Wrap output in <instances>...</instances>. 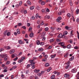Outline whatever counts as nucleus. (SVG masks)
<instances>
[{
  "label": "nucleus",
  "mask_w": 79,
  "mask_h": 79,
  "mask_svg": "<svg viewBox=\"0 0 79 79\" xmlns=\"http://www.w3.org/2000/svg\"><path fill=\"white\" fill-rule=\"evenodd\" d=\"M34 60H29V62L30 63H31V66H32V64H35V62H34Z\"/></svg>",
  "instance_id": "f257e3e1"
},
{
  "label": "nucleus",
  "mask_w": 79,
  "mask_h": 79,
  "mask_svg": "<svg viewBox=\"0 0 79 79\" xmlns=\"http://www.w3.org/2000/svg\"><path fill=\"white\" fill-rule=\"evenodd\" d=\"M61 17H59L57 18V19H56V21H57L58 23H61Z\"/></svg>",
  "instance_id": "f03ea898"
},
{
  "label": "nucleus",
  "mask_w": 79,
  "mask_h": 79,
  "mask_svg": "<svg viewBox=\"0 0 79 79\" xmlns=\"http://www.w3.org/2000/svg\"><path fill=\"white\" fill-rule=\"evenodd\" d=\"M68 34V31H65L64 32L63 34V38H65V35Z\"/></svg>",
  "instance_id": "7ed1b4c3"
},
{
  "label": "nucleus",
  "mask_w": 79,
  "mask_h": 79,
  "mask_svg": "<svg viewBox=\"0 0 79 79\" xmlns=\"http://www.w3.org/2000/svg\"><path fill=\"white\" fill-rule=\"evenodd\" d=\"M57 37L58 38H61V37L63 38V35L62 33H60L58 35Z\"/></svg>",
  "instance_id": "20e7f679"
},
{
  "label": "nucleus",
  "mask_w": 79,
  "mask_h": 79,
  "mask_svg": "<svg viewBox=\"0 0 79 79\" xmlns=\"http://www.w3.org/2000/svg\"><path fill=\"white\" fill-rule=\"evenodd\" d=\"M8 55L6 54H3L1 55V58H5L6 56H7Z\"/></svg>",
  "instance_id": "39448f33"
},
{
  "label": "nucleus",
  "mask_w": 79,
  "mask_h": 79,
  "mask_svg": "<svg viewBox=\"0 0 79 79\" xmlns=\"http://www.w3.org/2000/svg\"><path fill=\"white\" fill-rule=\"evenodd\" d=\"M15 52V50L14 49H11L10 50L9 52V53L10 54H12Z\"/></svg>",
  "instance_id": "423d86ee"
},
{
  "label": "nucleus",
  "mask_w": 79,
  "mask_h": 79,
  "mask_svg": "<svg viewBox=\"0 0 79 79\" xmlns=\"http://www.w3.org/2000/svg\"><path fill=\"white\" fill-rule=\"evenodd\" d=\"M72 73H76L77 72V69L74 68L72 69Z\"/></svg>",
  "instance_id": "0eeeda50"
},
{
  "label": "nucleus",
  "mask_w": 79,
  "mask_h": 79,
  "mask_svg": "<svg viewBox=\"0 0 79 79\" xmlns=\"http://www.w3.org/2000/svg\"><path fill=\"white\" fill-rule=\"evenodd\" d=\"M4 48H6V50H10L11 47L9 46H7L4 47Z\"/></svg>",
  "instance_id": "6e6552de"
},
{
  "label": "nucleus",
  "mask_w": 79,
  "mask_h": 79,
  "mask_svg": "<svg viewBox=\"0 0 79 79\" xmlns=\"http://www.w3.org/2000/svg\"><path fill=\"white\" fill-rule=\"evenodd\" d=\"M19 44H21L23 45V44H24V42L22 41V40H19Z\"/></svg>",
  "instance_id": "1a4fd4ad"
},
{
  "label": "nucleus",
  "mask_w": 79,
  "mask_h": 79,
  "mask_svg": "<svg viewBox=\"0 0 79 79\" xmlns=\"http://www.w3.org/2000/svg\"><path fill=\"white\" fill-rule=\"evenodd\" d=\"M59 45H60L62 47H63L64 45V43L60 42L59 43Z\"/></svg>",
  "instance_id": "9d476101"
},
{
  "label": "nucleus",
  "mask_w": 79,
  "mask_h": 79,
  "mask_svg": "<svg viewBox=\"0 0 79 79\" xmlns=\"http://www.w3.org/2000/svg\"><path fill=\"white\" fill-rule=\"evenodd\" d=\"M64 77H69V75L67 74V73H66L64 75Z\"/></svg>",
  "instance_id": "9b49d317"
},
{
  "label": "nucleus",
  "mask_w": 79,
  "mask_h": 79,
  "mask_svg": "<svg viewBox=\"0 0 79 79\" xmlns=\"http://www.w3.org/2000/svg\"><path fill=\"white\" fill-rule=\"evenodd\" d=\"M40 71V70L39 69H35L34 70V72L35 73H39Z\"/></svg>",
  "instance_id": "f8f14e48"
},
{
  "label": "nucleus",
  "mask_w": 79,
  "mask_h": 79,
  "mask_svg": "<svg viewBox=\"0 0 79 79\" xmlns=\"http://www.w3.org/2000/svg\"><path fill=\"white\" fill-rule=\"evenodd\" d=\"M55 75H53L51 77V79H56V78H55Z\"/></svg>",
  "instance_id": "ddd939ff"
},
{
  "label": "nucleus",
  "mask_w": 79,
  "mask_h": 79,
  "mask_svg": "<svg viewBox=\"0 0 79 79\" xmlns=\"http://www.w3.org/2000/svg\"><path fill=\"white\" fill-rule=\"evenodd\" d=\"M45 66L46 67H48V66H50V64L48 63H47L45 64Z\"/></svg>",
  "instance_id": "4468645a"
},
{
  "label": "nucleus",
  "mask_w": 79,
  "mask_h": 79,
  "mask_svg": "<svg viewBox=\"0 0 79 79\" xmlns=\"http://www.w3.org/2000/svg\"><path fill=\"white\" fill-rule=\"evenodd\" d=\"M69 55L68 52H67L65 53V55H64V57H65V58H66L67 56H68V55Z\"/></svg>",
  "instance_id": "2eb2a0df"
},
{
  "label": "nucleus",
  "mask_w": 79,
  "mask_h": 79,
  "mask_svg": "<svg viewBox=\"0 0 79 79\" xmlns=\"http://www.w3.org/2000/svg\"><path fill=\"white\" fill-rule=\"evenodd\" d=\"M42 31V28H40V29L38 30V34H39L40 33V32Z\"/></svg>",
  "instance_id": "dca6fc26"
},
{
  "label": "nucleus",
  "mask_w": 79,
  "mask_h": 79,
  "mask_svg": "<svg viewBox=\"0 0 79 79\" xmlns=\"http://www.w3.org/2000/svg\"><path fill=\"white\" fill-rule=\"evenodd\" d=\"M73 32H74V31L73 30H72L71 31L70 34V35L71 37H72V36L73 35Z\"/></svg>",
  "instance_id": "f3484780"
},
{
  "label": "nucleus",
  "mask_w": 79,
  "mask_h": 79,
  "mask_svg": "<svg viewBox=\"0 0 79 79\" xmlns=\"http://www.w3.org/2000/svg\"><path fill=\"white\" fill-rule=\"evenodd\" d=\"M27 4L28 5H31V2H30V1H29V0H28L27 1Z\"/></svg>",
  "instance_id": "a211bd4d"
},
{
  "label": "nucleus",
  "mask_w": 79,
  "mask_h": 79,
  "mask_svg": "<svg viewBox=\"0 0 79 79\" xmlns=\"http://www.w3.org/2000/svg\"><path fill=\"white\" fill-rule=\"evenodd\" d=\"M43 49L42 48H40L38 50V52H42V51H43Z\"/></svg>",
  "instance_id": "6ab92c4d"
},
{
  "label": "nucleus",
  "mask_w": 79,
  "mask_h": 79,
  "mask_svg": "<svg viewBox=\"0 0 79 79\" xmlns=\"http://www.w3.org/2000/svg\"><path fill=\"white\" fill-rule=\"evenodd\" d=\"M67 48H71V45L69 44L67 46Z\"/></svg>",
  "instance_id": "aec40b11"
},
{
  "label": "nucleus",
  "mask_w": 79,
  "mask_h": 79,
  "mask_svg": "<svg viewBox=\"0 0 79 79\" xmlns=\"http://www.w3.org/2000/svg\"><path fill=\"white\" fill-rule=\"evenodd\" d=\"M54 40H55V39H54V38L51 39L50 40V43H52V42H53Z\"/></svg>",
  "instance_id": "412c9836"
},
{
  "label": "nucleus",
  "mask_w": 79,
  "mask_h": 79,
  "mask_svg": "<svg viewBox=\"0 0 79 79\" xmlns=\"http://www.w3.org/2000/svg\"><path fill=\"white\" fill-rule=\"evenodd\" d=\"M74 56H72L69 59L70 61H72L74 60Z\"/></svg>",
  "instance_id": "4be33fe9"
},
{
  "label": "nucleus",
  "mask_w": 79,
  "mask_h": 79,
  "mask_svg": "<svg viewBox=\"0 0 79 79\" xmlns=\"http://www.w3.org/2000/svg\"><path fill=\"white\" fill-rule=\"evenodd\" d=\"M67 16L68 18H69L71 17V14L68 13L67 15Z\"/></svg>",
  "instance_id": "5701e85b"
},
{
  "label": "nucleus",
  "mask_w": 79,
  "mask_h": 79,
  "mask_svg": "<svg viewBox=\"0 0 79 79\" xmlns=\"http://www.w3.org/2000/svg\"><path fill=\"white\" fill-rule=\"evenodd\" d=\"M56 54H54V55H51V58H55V56H56Z\"/></svg>",
  "instance_id": "b1692460"
},
{
  "label": "nucleus",
  "mask_w": 79,
  "mask_h": 79,
  "mask_svg": "<svg viewBox=\"0 0 79 79\" xmlns=\"http://www.w3.org/2000/svg\"><path fill=\"white\" fill-rule=\"evenodd\" d=\"M36 43L37 45H39V44H40V41L39 40H37L36 41Z\"/></svg>",
  "instance_id": "393cba45"
},
{
  "label": "nucleus",
  "mask_w": 79,
  "mask_h": 79,
  "mask_svg": "<svg viewBox=\"0 0 79 79\" xmlns=\"http://www.w3.org/2000/svg\"><path fill=\"white\" fill-rule=\"evenodd\" d=\"M79 10L78 9H77L76 11V13L77 15L79 13Z\"/></svg>",
  "instance_id": "a878e982"
},
{
  "label": "nucleus",
  "mask_w": 79,
  "mask_h": 79,
  "mask_svg": "<svg viewBox=\"0 0 79 79\" xmlns=\"http://www.w3.org/2000/svg\"><path fill=\"white\" fill-rule=\"evenodd\" d=\"M33 35H34V34H33V33H31L30 34V37H33Z\"/></svg>",
  "instance_id": "bb28decb"
},
{
  "label": "nucleus",
  "mask_w": 79,
  "mask_h": 79,
  "mask_svg": "<svg viewBox=\"0 0 79 79\" xmlns=\"http://www.w3.org/2000/svg\"><path fill=\"white\" fill-rule=\"evenodd\" d=\"M34 6H32L30 7V9L31 10H34Z\"/></svg>",
  "instance_id": "cd10ccee"
},
{
  "label": "nucleus",
  "mask_w": 79,
  "mask_h": 79,
  "mask_svg": "<svg viewBox=\"0 0 79 79\" xmlns=\"http://www.w3.org/2000/svg\"><path fill=\"white\" fill-rule=\"evenodd\" d=\"M48 29H49L48 28V27H46L45 28V31L47 32V31H48Z\"/></svg>",
  "instance_id": "c85d7f7f"
},
{
  "label": "nucleus",
  "mask_w": 79,
  "mask_h": 79,
  "mask_svg": "<svg viewBox=\"0 0 79 79\" xmlns=\"http://www.w3.org/2000/svg\"><path fill=\"white\" fill-rule=\"evenodd\" d=\"M17 32L18 34H20V31H19V29H18L17 30Z\"/></svg>",
  "instance_id": "c756f323"
},
{
  "label": "nucleus",
  "mask_w": 79,
  "mask_h": 79,
  "mask_svg": "<svg viewBox=\"0 0 79 79\" xmlns=\"http://www.w3.org/2000/svg\"><path fill=\"white\" fill-rule=\"evenodd\" d=\"M45 4V2L43 1L41 3V5H44Z\"/></svg>",
  "instance_id": "7c9ffc66"
},
{
  "label": "nucleus",
  "mask_w": 79,
  "mask_h": 79,
  "mask_svg": "<svg viewBox=\"0 0 79 79\" xmlns=\"http://www.w3.org/2000/svg\"><path fill=\"white\" fill-rule=\"evenodd\" d=\"M56 41H57V42H61V39L57 38L56 39Z\"/></svg>",
  "instance_id": "2f4dec72"
},
{
  "label": "nucleus",
  "mask_w": 79,
  "mask_h": 79,
  "mask_svg": "<svg viewBox=\"0 0 79 79\" xmlns=\"http://www.w3.org/2000/svg\"><path fill=\"white\" fill-rule=\"evenodd\" d=\"M36 8L37 10H40V7H39V6H36Z\"/></svg>",
  "instance_id": "473e14b6"
},
{
  "label": "nucleus",
  "mask_w": 79,
  "mask_h": 79,
  "mask_svg": "<svg viewBox=\"0 0 79 79\" xmlns=\"http://www.w3.org/2000/svg\"><path fill=\"white\" fill-rule=\"evenodd\" d=\"M13 69H16L17 68V66L15 65L14 66H13L12 67Z\"/></svg>",
  "instance_id": "72a5a7b5"
},
{
  "label": "nucleus",
  "mask_w": 79,
  "mask_h": 79,
  "mask_svg": "<svg viewBox=\"0 0 79 79\" xmlns=\"http://www.w3.org/2000/svg\"><path fill=\"white\" fill-rule=\"evenodd\" d=\"M18 26H22V23H19L18 24Z\"/></svg>",
  "instance_id": "f704fd0d"
},
{
  "label": "nucleus",
  "mask_w": 79,
  "mask_h": 79,
  "mask_svg": "<svg viewBox=\"0 0 79 79\" xmlns=\"http://www.w3.org/2000/svg\"><path fill=\"white\" fill-rule=\"evenodd\" d=\"M4 77V75L2 74L0 75V79H1V77Z\"/></svg>",
  "instance_id": "c9c22d12"
},
{
  "label": "nucleus",
  "mask_w": 79,
  "mask_h": 79,
  "mask_svg": "<svg viewBox=\"0 0 79 79\" xmlns=\"http://www.w3.org/2000/svg\"><path fill=\"white\" fill-rule=\"evenodd\" d=\"M7 59H8V57H7V56H6L4 57V60L6 61V60H7Z\"/></svg>",
  "instance_id": "e433bc0d"
},
{
  "label": "nucleus",
  "mask_w": 79,
  "mask_h": 79,
  "mask_svg": "<svg viewBox=\"0 0 79 79\" xmlns=\"http://www.w3.org/2000/svg\"><path fill=\"white\" fill-rule=\"evenodd\" d=\"M65 29H66V30H69V27L67 26H66L65 27Z\"/></svg>",
  "instance_id": "4c0bfd02"
},
{
  "label": "nucleus",
  "mask_w": 79,
  "mask_h": 79,
  "mask_svg": "<svg viewBox=\"0 0 79 79\" xmlns=\"http://www.w3.org/2000/svg\"><path fill=\"white\" fill-rule=\"evenodd\" d=\"M52 48V46L49 45L48 47V49H51Z\"/></svg>",
  "instance_id": "58836bf2"
},
{
  "label": "nucleus",
  "mask_w": 79,
  "mask_h": 79,
  "mask_svg": "<svg viewBox=\"0 0 79 79\" xmlns=\"http://www.w3.org/2000/svg\"><path fill=\"white\" fill-rule=\"evenodd\" d=\"M69 64L67 65V66L65 67V69H68V68H69Z\"/></svg>",
  "instance_id": "ea45409f"
},
{
  "label": "nucleus",
  "mask_w": 79,
  "mask_h": 79,
  "mask_svg": "<svg viewBox=\"0 0 79 79\" xmlns=\"http://www.w3.org/2000/svg\"><path fill=\"white\" fill-rule=\"evenodd\" d=\"M35 19V17L34 16H32L31 18V19L34 20Z\"/></svg>",
  "instance_id": "a19ab883"
},
{
  "label": "nucleus",
  "mask_w": 79,
  "mask_h": 79,
  "mask_svg": "<svg viewBox=\"0 0 79 79\" xmlns=\"http://www.w3.org/2000/svg\"><path fill=\"white\" fill-rule=\"evenodd\" d=\"M77 37L78 39L79 40V33L78 32V31H77Z\"/></svg>",
  "instance_id": "79ce46f5"
},
{
  "label": "nucleus",
  "mask_w": 79,
  "mask_h": 79,
  "mask_svg": "<svg viewBox=\"0 0 79 79\" xmlns=\"http://www.w3.org/2000/svg\"><path fill=\"white\" fill-rule=\"evenodd\" d=\"M40 45H44V42H41L40 43Z\"/></svg>",
  "instance_id": "37998d69"
},
{
  "label": "nucleus",
  "mask_w": 79,
  "mask_h": 79,
  "mask_svg": "<svg viewBox=\"0 0 79 79\" xmlns=\"http://www.w3.org/2000/svg\"><path fill=\"white\" fill-rule=\"evenodd\" d=\"M22 3H23V2L22 1H20L19 2V6H21V5H22Z\"/></svg>",
  "instance_id": "c03bdc74"
},
{
  "label": "nucleus",
  "mask_w": 79,
  "mask_h": 79,
  "mask_svg": "<svg viewBox=\"0 0 79 79\" xmlns=\"http://www.w3.org/2000/svg\"><path fill=\"white\" fill-rule=\"evenodd\" d=\"M39 17V14L37 13L36 15V16H35V18H38V17Z\"/></svg>",
  "instance_id": "a18cd8bd"
},
{
  "label": "nucleus",
  "mask_w": 79,
  "mask_h": 79,
  "mask_svg": "<svg viewBox=\"0 0 79 79\" xmlns=\"http://www.w3.org/2000/svg\"><path fill=\"white\" fill-rule=\"evenodd\" d=\"M43 56H44L45 59H47V58L48 57V56L46 55H44Z\"/></svg>",
  "instance_id": "49530a36"
},
{
  "label": "nucleus",
  "mask_w": 79,
  "mask_h": 79,
  "mask_svg": "<svg viewBox=\"0 0 79 79\" xmlns=\"http://www.w3.org/2000/svg\"><path fill=\"white\" fill-rule=\"evenodd\" d=\"M37 75L38 76H40V77L42 76L41 73H38Z\"/></svg>",
  "instance_id": "de8ad7c7"
},
{
  "label": "nucleus",
  "mask_w": 79,
  "mask_h": 79,
  "mask_svg": "<svg viewBox=\"0 0 79 79\" xmlns=\"http://www.w3.org/2000/svg\"><path fill=\"white\" fill-rule=\"evenodd\" d=\"M61 29V28L58 27L57 28H56V30L57 31H60V30Z\"/></svg>",
  "instance_id": "09e8293b"
},
{
  "label": "nucleus",
  "mask_w": 79,
  "mask_h": 79,
  "mask_svg": "<svg viewBox=\"0 0 79 79\" xmlns=\"http://www.w3.org/2000/svg\"><path fill=\"white\" fill-rule=\"evenodd\" d=\"M31 65L30 64H27V68H30Z\"/></svg>",
  "instance_id": "8fccbe9b"
},
{
  "label": "nucleus",
  "mask_w": 79,
  "mask_h": 79,
  "mask_svg": "<svg viewBox=\"0 0 79 79\" xmlns=\"http://www.w3.org/2000/svg\"><path fill=\"white\" fill-rule=\"evenodd\" d=\"M7 36H9V35H10V32H8L7 33Z\"/></svg>",
  "instance_id": "3c124183"
},
{
  "label": "nucleus",
  "mask_w": 79,
  "mask_h": 79,
  "mask_svg": "<svg viewBox=\"0 0 79 79\" xmlns=\"http://www.w3.org/2000/svg\"><path fill=\"white\" fill-rule=\"evenodd\" d=\"M22 28H23V29H26V27L25 26L22 27Z\"/></svg>",
  "instance_id": "603ef678"
},
{
  "label": "nucleus",
  "mask_w": 79,
  "mask_h": 79,
  "mask_svg": "<svg viewBox=\"0 0 79 79\" xmlns=\"http://www.w3.org/2000/svg\"><path fill=\"white\" fill-rule=\"evenodd\" d=\"M19 5L18 4H17L15 5V6L16 8H18V7H19Z\"/></svg>",
  "instance_id": "864d4df0"
},
{
  "label": "nucleus",
  "mask_w": 79,
  "mask_h": 79,
  "mask_svg": "<svg viewBox=\"0 0 79 79\" xmlns=\"http://www.w3.org/2000/svg\"><path fill=\"white\" fill-rule=\"evenodd\" d=\"M22 61H23L21 59L18 61V63H21Z\"/></svg>",
  "instance_id": "5fc2aeb1"
},
{
  "label": "nucleus",
  "mask_w": 79,
  "mask_h": 79,
  "mask_svg": "<svg viewBox=\"0 0 79 79\" xmlns=\"http://www.w3.org/2000/svg\"><path fill=\"white\" fill-rule=\"evenodd\" d=\"M61 11H60L59 12H58V15H61Z\"/></svg>",
  "instance_id": "6e6d98bb"
},
{
  "label": "nucleus",
  "mask_w": 79,
  "mask_h": 79,
  "mask_svg": "<svg viewBox=\"0 0 79 79\" xmlns=\"http://www.w3.org/2000/svg\"><path fill=\"white\" fill-rule=\"evenodd\" d=\"M58 73V72L56 71H54V73L55 74H56Z\"/></svg>",
  "instance_id": "4d7b16f0"
},
{
  "label": "nucleus",
  "mask_w": 79,
  "mask_h": 79,
  "mask_svg": "<svg viewBox=\"0 0 79 79\" xmlns=\"http://www.w3.org/2000/svg\"><path fill=\"white\" fill-rule=\"evenodd\" d=\"M4 50V49L2 48L0 49V52H3Z\"/></svg>",
  "instance_id": "13d9d810"
},
{
  "label": "nucleus",
  "mask_w": 79,
  "mask_h": 79,
  "mask_svg": "<svg viewBox=\"0 0 79 79\" xmlns=\"http://www.w3.org/2000/svg\"><path fill=\"white\" fill-rule=\"evenodd\" d=\"M24 59H25V57H22V59L21 60H22L23 61V60H24Z\"/></svg>",
  "instance_id": "bf43d9fd"
},
{
  "label": "nucleus",
  "mask_w": 79,
  "mask_h": 79,
  "mask_svg": "<svg viewBox=\"0 0 79 79\" xmlns=\"http://www.w3.org/2000/svg\"><path fill=\"white\" fill-rule=\"evenodd\" d=\"M35 66V65H33L32 67V69H34Z\"/></svg>",
  "instance_id": "052dcab7"
},
{
  "label": "nucleus",
  "mask_w": 79,
  "mask_h": 79,
  "mask_svg": "<svg viewBox=\"0 0 79 79\" xmlns=\"http://www.w3.org/2000/svg\"><path fill=\"white\" fill-rule=\"evenodd\" d=\"M10 64V61H7L6 63V64Z\"/></svg>",
  "instance_id": "680f3d73"
},
{
  "label": "nucleus",
  "mask_w": 79,
  "mask_h": 79,
  "mask_svg": "<svg viewBox=\"0 0 79 79\" xmlns=\"http://www.w3.org/2000/svg\"><path fill=\"white\" fill-rule=\"evenodd\" d=\"M69 41H70V44H72V43H73V40H70Z\"/></svg>",
  "instance_id": "e2e57ef3"
},
{
  "label": "nucleus",
  "mask_w": 79,
  "mask_h": 79,
  "mask_svg": "<svg viewBox=\"0 0 79 79\" xmlns=\"http://www.w3.org/2000/svg\"><path fill=\"white\" fill-rule=\"evenodd\" d=\"M26 33V31H22V33L23 34H25Z\"/></svg>",
  "instance_id": "0e129e2a"
},
{
  "label": "nucleus",
  "mask_w": 79,
  "mask_h": 79,
  "mask_svg": "<svg viewBox=\"0 0 79 79\" xmlns=\"http://www.w3.org/2000/svg\"><path fill=\"white\" fill-rule=\"evenodd\" d=\"M29 31H32V27H30L29 29Z\"/></svg>",
  "instance_id": "69168bd1"
},
{
  "label": "nucleus",
  "mask_w": 79,
  "mask_h": 79,
  "mask_svg": "<svg viewBox=\"0 0 79 79\" xmlns=\"http://www.w3.org/2000/svg\"><path fill=\"white\" fill-rule=\"evenodd\" d=\"M77 23H79V18H77Z\"/></svg>",
  "instance_id": "338daca9"
},
{
  "label": "nucleus",
  "mask_w": 79,
  "mask_h": 79,
  "mask_svg": "<svg viewBox=\"0 0 79 79\" xmlns=\"http://www.w3.org/2000/svg\"><path fill=\"white\" fill-rule=\"evenodd\" d=\"M18 60V57H16L14 60V61H16Z\"/></svg>",
  "instance_id": "774afa93"
}]
</instances>
